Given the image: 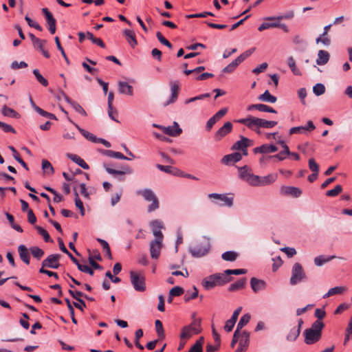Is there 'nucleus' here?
<instances>
[{
    "label": "nucleus",
    "instance_id": "30",
    "mask_svg": "<svg viewBox=\"0 0 352 352\" xmlns=\"http://www.w3.org/2000/svg\"><path fill=\"white\" fill-rule=\"evenodd\" d=\"M123 34L129 44L134 48L138 44L135 32L133 30L126 29L123 31Z\"/></svg>",
    "mask_w": 352,
    "mask_h": 352
},
{
    "label": "nucleus",
    "instance_id": "4",
    "mask_svg": "<svg viewBox=\"0 0 352 352\" xmlns=\"http://www.w3.org/2000/svg\"><path fill=\"white\" fill-rule=\"evenodd\" d=\"M210 249V239L203 236L194 247L189 248V252L193 257L199 258L207 254Z\"/></svg>",
    "mask_w": 352,
    "mask_h": 352
},
{
    "label": "nucleus",
    "instance_id": "32",
    "mask_svg": "<svg viewBox=\"0 0 352 352\" xmlns=\"http://www.w3.org/2000/svg\"><path fill=\"white\" fill-rule=\"evenodd\" d=\"M71 122H72L74 126L76 127V129L79 131V132L88 140L97 143L98 138L94 135L93 133H89V131L80 128L77 124L74 123L73 121L69 120Z\"/></svg>",
    "mask_w": 352,
    "mask_h": 352
},
{
    "label": "nucleus",
    "instance_id": "22",
    "mask_svg": "<svg viewBox=\"0 0 352 352\" xmlns=\"http://www.w3.org/2000/svg\"><path fill=\"white\" fill-rule=\"evenodd\" d=\"M162 242L152 241L150 243V253L153 258H157L160 255Z\"/></svg>",
    "mask_w": 352,
    "mask_h": 352
},
{
    "label": "nucleus",
    "instance_id": "5",
    "mask_svg": "<svg viewBox=\"0 0 352 352\" xmlns=\"http://www.w3.org/2000/svg\"><path fill=\"white\" fill-rule=\"evenodd\" d=\"M136 193L137 195L142 196L146 201H151V204L147 208L148 212H151L159 208L160 202L158 198L151 189L145 188L139 190Z\"/></svg>",
    "mask_w": 352,
    "mask_h": 352
},
{
    "label": "nucleus",
    "instance_id": "1",
    "mask_svg": "<svg viewBox=\"0 0 352 352\" xmlns=\"http://www.w3.org/2000/svg\"><path fill=\"white\" fill-rule=\"evenodd\" d=\"M234 122L244 124L249 129L256 132L257 134L261 133V128L271 129L277 124V122L276 121L267 120L252 116H248L245 118L236 120Z\"/></svg>",
    "mask_w": 352,
    "mask_h": 352
},
{
    "label": "nucleus",
    "instance_id": "56",
    "mask_svg": "<svg viewBox=\"0 0 352 352\" xmlns=\"http://www.w3.org/2000/svg\"><path fill=\"white\" fill-rule=\"evenodd\" d=\"M42 168L47 174L52 175L54 173V171L51 163L46 160H43L42 161Z\"/></svg>",
    "mask_w": 352,
    "mask_h": 352
},
{
    "label": "nucleus",
    "instance_id": "34",
    "mask_svg": "<svg viewBox=\"0 0 352 352\" xmlns=\"http://www.w3.org/2000/svg\"><path fill=\"white\" fill-rule=\"evenodd\" d=\"M347 290L345 286H338L331 288L327 293L323 296V298H329L333 295L341 294Z\"/></svg>",
    "mask_w": 352,
    "mask_h": 352
},
{
    "label": "nucleus",
    "instance_id": "61",
    "mask_svg": "<svg viewBox=\"0 0 352 352\" xmlns=\"http://www.w3.org/2000/svg\"><path fill=\"white\" fill-rule=\"evenodd\" d=\"M156 36H157L158 41L162 44L166 45L169 49H171L173 47L172 44L162 35V34L160 32H157L156 33Z\"/></svg>",
    "mask_w": 352,
    "mask_h": 352
},
{
    "label": "nucleus",
    "instance_id": "16",
    "mask_svg": "<svg viewBox=\"0 0 352 352\" xmlns=\"http://www.w3.org/2000/svg\"><path fill=\"white\" fill-rule=\"evenodd\" d=\"M316 126L314 122L311 120L307 122L305 126H299L292 127L289 129V135L295 134V133H306L307 132L312 131L315 129Z\"/></svg>",
    "mask_w": 352,
    "mask_h": 352
},
{
    "label": "nucleus",
    "instance_id": "36",
    "mask_svg": "<svg viewBox=\"0 0 352 352\" xmlns=\"http://www.w3.org/2000/svg\"><path fill=\"white\" fill-rule=\"evenodd\" d=\"M247 279L246 278H242L236 281L235 283L231 284L229 286L228 290L230 292H234L236 290L241 289L244 287L245 283H246Z\"/></svg>",
    "mask_w": 352,
    "mask_h": 352
},
{
    "label": "nucleus",
    "instance_id": "58",
    "mask_svg": "<svg viewBox=\"0 0 352 352\" xmlns=\"http://www.w3.org/2000/svg\"><path fill=\"white\" fill-rule=\"evenodd\" d=\"M342 190V188L341 185H337L335 186L333 189L327 190L326 192V195L327 197H336L339 195Z\"/></svg>",
    "mask_w": 352,
    "mask_h": 352
},
{
    "label": "nucleus",
    "instance_id": "60",
    "mask_svg": "<svg viewBox=\"0 0 352 352\" xmlns=\"http://www.w3.org/2000/svg\"><path fill=\"white\" fill-rule=\"evenodd\" d=\"M313 91L316 96H320L325 92V87L322 83H317L314 86Z\"/></svg>",
    "mask_w": 352,
    "mask_h": 352
},
{
    "label": "nucleus",
    "instance_id": "6",
    "mask_svg": "<svg viewBox=\"0 0 352 352\" xmlns=\"http://www.w3.org/2000/svg\"><path fill=\"white\" fill-rule=\"evenodd\" d=\"M130 280L135 291L143 292L146 290V278L142 272L131 271Z\"/></svg>",
    "mask_w": 352,
    "mask_h": 352
},
{
    "label": "nucleus",
    "instance_id": "27",
    "mask_svg": "<svg viewBox=\"0 0 352 352\" xmlns=\"http://www.w3.org/2000/svg\"><path fill=\"white\" fill-rule=\"evenodd\" d=\"M250 285L252 289L254 292H258L265 288V282L263 280L257 279L256 278H252L250 280Z\"/></svg>",
    "mask_w": 352,
    "mask_h": 352
},
{
    "label": "nucleus",
    "instance_id": "64",
    "mask_svg": "<svg viewBox=\"0 0 352 352\" xmlns=\"http://www.w3.org/2000/svg\"><path fill=\"white\" fill-rule=\"evenodd\" d=\"M169 292H170V296H181V295H182L184 294V290L181 287L175 286V287H173L170 290Z\"/></svg>",
    "mask_w": 352,
    "mask_h": 352
},
{
    "label": "nucleus",
    "instance_id": "35",
    "mask_svg": "<svg viewBox=\"0 0 352 352\" xmlns=\"http://www.w3.org/2000/svg\"><path fill=\"white\" fill-rule=\"evenodd\" d=\"M216 282L218 285H224L232 280V278L228 276L226 273H217L214 274Z\"/></svg>",
    "mask_w": 352,
    "mask_h": 352
},
{
    "label": "nucleus",
    "instance_id": "23",
    "mask_svg": "<svg viewBox=\"0 0 352 352\" xmlns=\"http://www.w3.org/2000/svg\"><path fill=\"white\" fill-rule=\"evenodd\" d=\"M278 148L273 144H263L253 149L254 153H271L277 151Z\"/></svg>",
    "mask_w": 352,
    "mask_h": 352
},
{
    "label": "nucleus",
    "instance_id": "44",
    "mask_svg": "<svg viewBox=\"0 0 352 352\" xmlns=\"http://www.w3.org/2000/svg\"><path fill=\"white\" fill-rule=\"evenodd\" d=\"M294 16V13L293 11H289L287 13H286L285 14H283V15H280V16H270V17H267L266 18V20L267 21H280V20H283V19H292Z\"/></svg>",
    "mask_w": 352,
    "mask_h": 352
},
{
    "label": "nucleus",
    "instance_id": "24",
    "mask_svg": "<svg viewBox=\"0 0 352 352\" xmlns=\"http://www.w3.org/2000/svg\"><path fill=\"white\" fill-rule=\"evenodd\" d=\"M277 177L276 174H270L262 177L258 176V184L255 186L270 185L277 179Z\"/></svg>",
    "mask_w": 352,
    "mask_h": 352
},
{
    "label": "nucleus",
    "instance_id": "21",
    "mask_svg": "<svg viewBox=\"0 0 352 352\" xmlns=\"http://www.w3.org/2000/svg\"><path fill=\"white\" fill-rule=\"evenodd\" d=\"M254 109L258 110L261 112H268V113H276V111L273 109L272 107L264 104H250L247 107V110L248 111H253Z\"/></svg>",
    "mask_w": 352,
    "mask_h": 352
},
{
    "label": "nucleus",
    "instance_id": "15",
    "mask_svg": "<svg viewBox=\"0 0 352 352\" xmlns=\"http://www.w3.org/2000/svg\"><path fill=\"white\" fill-rule=\"evenodd\" d=\"M170 86L171 95H170L169 100L164 103V106H167L170 104L174 103L178 98L179 91L180 89L179 81H177V80L170 81Z\"/></svg>",
    "mask_w": 352,
    "mask_h": 352
},
{
    "label": "nucleus",
    "instance_id": "42",
    "mask_svg": "<svg viewBox=\"0 0 352 352\" xmlns=\"http://www.w3.org/2000/svg\"><path fill=\"white\" fill-rule=\"evenodd\" d=\"M204 338L201 337L196 342L190 347L188 352H203Z\"/></svg>",
    "mask_w": 352,
    "mask_h": 352
},
{
    "label": "nucleus",
    "instance_id": "26",
    "mask_svg": "<svg viewBox=\"0 0 352 352\" xmlns=\"http://www.w3.org/2000/svg\"><path fill=\"white\" fill-rule=\"evenodd\" d=\"M118 91L122 94L128 96H133V87L126 82L120 81L118 82Z\"/></svg>",
    "mask_w": 352,
    "mask_h": 352
},
{
    "label": "nucleus",
    "instance_id": "20",
    "mask_svg": "<svg viewBox=\"0 0 352 352\" xmlns=\"http://www.w3.org/2000/svg\"><path fill=\"white\" fill-rule=\"evenodd\" d=\"M241 159L242 155L240 153L236 152L225 155L221 159V163L226 165H230L240 161Z\"/></svg>",
    "mask_w": 352,
    "mask_h": 352
},
{
    "label": "nucleus",
    "instance_id": "29",
    "mask_svg": "<svg viewBox=\"0 0 352 352\" xmlns=\"http://www.w3.org/2000/svg\"><path fill=\"white\" fill-rule=\"evenodd\" d=\"M18 252L21 259L27 265L30 264V256L28 248L24 245L18 247Z\"/></svg>",
    "mask_w": 352,
    "mask_h": 352
},
{
    "label": "nucleus",
    "instance_id": "33",
    "mask_svg": "<svg viewBox=\"0 0 352 352\" xmlns=\"http://www.w3.org/2000/svg\"><path fill=\"white\" fill-rule=\"evenodd\" d=\"M202 285L206 289L208 290L214 288L215 286L218 285L216 282V279L214 274L205 278L202 280Z\"/></svg>",
    "mask_w": 352,
    "mask_h": 352
},
{
    "label": "nucleus",
    "instance_id": "17",
    "mask_svg": "<svg viewBox=\"0 0 352 352\" xmlns=\"http://www.w3.org/2000/svg\"><path fill=\"white\" fill-rule=\"evenodd\" d=\"M208 197L222 201L221 204H219L221 206L231 207L233 205V197H228L226 194L210 193L208 195Z\"/></svg>",
    "mask_w": 352,
    "mask_h": 352
},
{
    "label": "nucleus",
    "instance_id": "7",
    "mask_svg": "<svg viewBox=\"0 0 352 352\" xmlns=\"http://www.w3.org/2000/svg\"><path fill=\"white\" fill-rule=\"evenodd\" d=\"M307 278V275L302 266L299 263H295L292 269V276L289 283L292 285H296Z\"/></svg>",
    "mask_w": 352,
    "mask_h": 352
},
{
    "label": "nucleus",
    "instance_id": "25",
    "mask_svg": "<svg viewBox=\"0 0 352 352\" xmlns=\"http://www.w3.org/2000/svg\"><path fill=\"white\" fill-rule=\"evenodd\" d=\"M164 132L166 134H167L168 135H170V136H177V135H179L182 133V130L179 127V126L177 124V122H174L173 126H168L167 127H165L164 129Z\"/></svg>",
    "mask_w": 352,
    "mask_h": 352
},
{
    "label": "nucleus",
    "instance_id": "38",
    "mask_svg": "<svg viewBox=\"0 0 352 352\" xmlns=\"http://www.w3.org/2000/svg\"><path fill=\"white\" fill-rule=\"evenodd\" d=\"M103 153L109 157H113L117 158L120 160H131L130 158L124 156L122 153L113 151L111 150H105L103 151Z\"/></svg>",
    "mask_w": 352,
    "mask_h": 352
},
{
    "label": "nucleus",
    "instance_id": "63",
    "mask_svg": "<svg viewBox=\"0 0 352 352\" xmlns=\"http://www.w3.org/2000/svg\"><path fill=\"white\" fill-rule=\"evenodd\" d=\"M238 66L239 65H237L236 62H235L234 60L232 63H230L229 65H228L226 67H225L223 69L222 72L223 73H228V74L232 73L236 69V67Z\"/></svg>",
    "mask_w": 352,
    "mask_h": 352
},
{
    "label": "nucleus",
    "instance_id": "50",
    "mask_svg": "<svg viewBox=\"0 0 352 352\" xmlns=\"http://www.w3.org/2000/svg\"><path fill=\"white\" fill-rule=\"evenodd\" d=\"M35 228L38 233L43 237V239L45 242H53V241L50 239V234L44 228L39 226H35Z\"/></svg>",
    "mask_w": 352,
    "mask_h": 352
},
{
    "label": "nucleus",
    "instance_id": "37",
    "mask_svg": "<svg viewBox=\"0 0 352 352\" xmlns=\"http://www.w3.org/2000/svg\"><path fill=\"white\" fill-rule=\"evenodd\" d=\"M258 99L263 102L275 103L277 100L276 96H272L268 90H266L263 94L260 95Z\"/></svg>",
    "mask_w": 352,
    "mask_h": 352
},
{
    "label": "nucleus",
    "instance_id": "55",
    "mask_svg": "<svg viewBox=\"0 0 352 352\" xmlns=\"http://www.w3.org/2000/svg\"><path fill=\"white\" fill-rule=\"evenodd\" d=\"M221 257L224 261H234L237 257V254L232 251H228L223 253Z\"/></svg>",
    "mask_w": 352,
    "mask_h": 352
},
{
    "label": "nucleus",
    "instance_id": "28",
    "mask_svg": "<svg viewBox=\"0 0 352 352\" xmlns=\"http://www.w3.org/2000/svg\"><path fill=\"white\" fill-rule=\"evenodd\" d=\"M330 55L327 51L320 50L318 53L316 63L318 65H324L329 60Z\"/></svg>",
    "mask_w": 352,
    "mask_h": 352
},
{
    "label": "nucleus",
    "instance_id": "14",
    "mask_svg": "<svg viewBox=\"0 0 352 352\" xmlns=\"http://www.w3.org/2000/svg\"><path fill=\"white\" fill-rule=\"evenodd\" d=\"M280 192L285 196H291L292 197H299L302 195V190L294 186H283L280 188Z\"/></svg>",
    "mask_w": 352,
    "mask_h": 352
},
{
    "label": "nucleus",
    "instance_id": "3",
    "mask_svg": "<svg viewBox=\"0 0 352 352\" xmlns=\"http://www.w3.org/2000/svg\"><path fill=\"white\" fill-rule=\"evenodd\" d=\"M201 319H194L188 325L182 328L179 338L182 340H188L201 333Z\"/></svg>",
    "mask_w": 352,
    "mask_h": 352
},
{
    "label": "nucleus",
    "instance_id": "40",
    "mask_svg": "<svg viewBox=\"0 0 352 352\" xmlns=\"http://www.w3.org/2000/svg\"><path fill=\"white\" fill-rule=\"evenodd\" d=\"M155 330L159 340H164L165 338V332L163 327L162 322L160 320H156L155 322Z\"/></svg>",
    "mask_w": 352,
    "mask_h": 352
},
{
    "label": "nucleus",
    "instance_id": "39",
    "mask_svg": "<svg viewBox=\"0 0 352 352\" xmlns=\"http://www.w3.org/2000/svg\"><path fill=\"white\" fill-rule=\"evenodd\" d=\"M198 289L195 286H193L191 290H188L184 294V299L185 302H188L192 299H195L198 296Z\"/></svg>",
    "mask_w": 352,
    "mask_h": 352
},
{
    "label": "nucleus",
    "instance_id": "46",
    "mask_svg": "<svg viewBox=\"0 0 352 352\" xmlns=\"http://www.w3.org/2000/svg\"><path fill=\"white\" fill-rule=\"evenodd\" d=\"M336 258V256H330L325 258L324 256H318L314 258V264L317 266H321L327 262H329Z\"/></svg>",
    "mask_w": 352,
    "mask_h": 352
},
{
    "label": "nucleus",
    "instance_id": "8",
    "mask_svg": "<svg viewBox=\"0 0 352 352\" xmlns=\"http://www.w3.org/2000/svg\"><path fill=\"white\" fill-rule=\"evenodd\" d=\"M239 177L251 186H256L258 181V176L252 173V169L248 166L239 168Z\"/></svg>",
    "mask_w": 352,
    "mask_h": 352
},
{
    "label": "nucleus",
    "instance_id": "57",
    "mask_svg": "<svg viewBox=\"0 0 352 352\" xmlns=\"http://www.w3.org/2000/svg\"><path fill=\"white\" fill-rule=\"evenodd\" d=\"M74 194H75V205H76V208H78L80 210L81 215L83 216L85 214V208L83 206V203L80 199V198L78 197V194L76 190H75Z\"/></svg>",
    "mask_w": 352,
    "mask_h": 352
},
{
    "label": "nucleus",
    "instance_id": "18",
    "mask_svg": "<svg viewBox=\"0 0 352 352\" xmlns=\"http://www.w3.org/2000/svg\"><path fill=\"white\" fill-rule=\"evenodd\" d=\"M59 254H50L47 258L43 261L42 267H50L57 269L59 267Z\"/></svg>",
    "mask_w": 352,
    "mask_h": 352
},
{
    "label": "nucleus",
    "instance_id": "51",
    "mask_svg": "<svg viewBox=\"0 0 352 352\" xmlns=\"http://www.w3.org/2000/svg\"><path fill=\"white\" fill-rule=\"evenodd\" d=\"M278 25V21H273V22H264L258 28V30L262 32L267 29L276 28Z\"/></svg>",
    "mask_w": 352,
    "mask_h": 352
},
{
    "label": "nucleus",
    "instance_id": "2",
    "mask_svg": "<svg viewBox=\"0 0 352 352\" xmlns=\"http://www.w3.org/2000/svg\"><path fill=\"white\" fill-rule=\"evenodd\" d=\"M324 324L322 321L316 320L311 328L305 331V342L307 344H313L318 342L322 335V330Z\"/></svg>",
    "mask_w": 352,
    "mask_h": 352
},
{
    "label": "nucleus",
    "instance_id": "45",
    "mask_svg": "<svg viewBox=\"0 0 352 352\" xmlns=\"http://www.w3.org/2000/svg\"><path fill=\"white\" fill-rule=\"evenodd\" d=\"M1 113L5 116H8L14 118H19V113L16 111H14L13 109L8 107L6 105L3 107Z\"/></svg>",
    "mask_w": 352,
    "mask_h": 352
},
{
    "label": "nucleus",
    "instance_id": "10",
    "mask_svg": "<svg viewBox=\"0 0 352 352\" xmlns=\"http://www.w3.org/2000/svg\"><path fill=\"white\" fill-rule=\"evenodd\" d=\"M252 142V140L248 139L246 137L241 136V140L236 142L232 148L233 150L241 151L243 154L245 155H248V147L250 146V144Z\"/></svg>",
    "mask_w": 352,
    "mask_h": 352
},
{
    "label": "nucleus",
    "instance_id": "19",
    "mask_svg": "<svg viewBox=\"0 0 352 352\" xmlns=\"http://www.w3.org/2000/svg\"><path fill=\"white\" fill-rule=\"evenodd\" d=\"M250 343V333L243 331L241 332V339H239V346L234 352H244L247 350Z\"/></svg>",
    "mask_w": 352,
    "mask_h": 352
},
{
    "label": "nucleus",
    "instance_id": "12",
    "mask_svg": "<svg viewBox=\"0 0 352 352\" xmlns=\"http://www.w3.org/2000/svg\"><path fill=\"white\" fill-rule=\"evenodd\" d=\"M151 226L153 235L155 236L154 241L162 242L163 234L161 232V229L164 228L163 223L160 220H154L151 222Z\"/></svg>",
    "mask_w": 352,
    "mask_h": 352
},
{
    "label": "nucleus",
    "instance_id": "48",
    "mask_svg": "<svg viewBox=\"0 0 352 352\" xmlns=\"http://www.w3.org/2000/svg\"><path fill=\"white\" fill-rule=\"evenodd\" d=\"M34 109L38 113H39L41 116H42L43 117L48 118H50V119H52V120H57L56 116L54 114L49 113L47 111H44L43 109H42L41 108H40L39 107H38L36 105H34Z\"/></svg>",
    "mask_w": 352,
    "mask_h": 352
},
{
    "label": "nucleus",
    "instance_id": "13",
    "mask_svg": "<svg viewBox=\"0 0 352 352\" xmlns=\"http://www.w3.org/2000/svg\"><path fill=\"white\" fill-rule=\"evenodd\" d=\"M232 127L233 125L231 122H225L224 124L214 133V139L217 141L221 140L232 131Z\"/></svg>",
    "mask_w": 352,
    "mask_h": 352
},
{
    "label": "nucleus",
    "instance_id": "31",
    "mask_svg": "<svg viewBox=\"0 0 352 352\" xmlns=\"http://www.w3.org/2000/svg\"><path fill=\"white\" fill-rule=\"evenodd\" d=\"M67 157L69 159H70L71 160H72L74 162L77 164L78 166H80L83 169H85V170L89 169V165L84 161V160L80 158L77 155L72 154V153H67Z\"/></svg>",
    "mask_w": 352,
    "mask_h": 352
},
{
    "label": "nucleus",
    "instance_id": "41",
    "mask_svg": "<svg viewBox=\"0 0 352 352\" xmlns=\"http://www.w3.org/2000/svg\"><path fill=\"white\" fill-rule=\"evenodd\" d=\"M287 65H288L289 67L291 69L292 72H293V74L294 75H296V76H300L301 75V72L297 68V67L296 65V61H295V60H294L293 56H289L287 58Z\"/></svg>",
    "mask_w": 352,
    "mask_h": 352
},
{
    "label": "nucleus",
    "instance_id": "11",
    "mask_svg": "<svg viewBox=\"0 0 352 352\" xmlns=\"http://www.w3.org/2000/svg\"><path fill=\"white\" fill-rule=\"evenodd\" d=\"M42 12L44 14L47 24L49 28V31L52 34H54L56 32V21L54 19L53 14L47 8H44L42 9Z\"/></svg>",
    "mask_w": 352,
    "mask_h": 352
},
{
    "label": "nucleus",
    "instance_id": "59",
    "mask_svg": "<svg viewBox=\"0 0 352 352\" xmlns=\"http://www.w3.org/2000/svg\"><path fill=\"white\" fill-rule=\"evenodd\" d=\"M135 346L138 349H140V350H143L144 349V346L139 342L140 339L143 336V331H142V329H138L135 331Z\"/></svg>",
    "mask_w": 352,
    "mask_h": 352
},
{
    "label": "nucleus",
    "instance_id": "47",
    "mask_svg": "<svg viewBox=\"0 0 352 352\" xmlns=\"http://www.w3.org/2000/svg\"><path fill=\"white\" fill-rule=\"evenodd\" d=\"M300 333V328L293 327L291 329L289 333L287 336V340L288 341H295L299 336Z\"/></svg>",
    "mask_w": 352,
    "mask_h": 352
},
{
    "label": "nucleus",
    "instance_id": "62",
    "mask_svg": "<svg viewBox=\"0 0 352 352\" xmlns=\"http://www.w3.org/2000/svg\"><path fill=\"white\" fill-rule=\"evenodd\" d=\"M25 20L27 21L28 25L31 28H34L38 31H42V27L36 21L32 20L28 15L25 16Z\"/></svg>",
    "mask_w": 352,
    "mask_h": 352
},
{
    "label": "nucleus",
    "instance_id": "43",
    "mask_svg": "<svg viewBox=\"0 0 352 352\" xmlns=\"http://www.w3.org/2000/svg\"><path fill=\"white\" fill-rule=\"evenodd\" d=\"M250 318L251 316L250 314H244L238 322L236 330H238V331L240 332V330L250 322Z\"/></svg>",
    "mask_w": 352,
    "mask_h": 352
},
{
    "label": "nucleus",
    "instance_id": "54",
    "mask_svg": "<svg viewBox=\"0 0 352 352\" xmlns=\"http://www.w3.org/2000/svg\"><path fill=\"white\" fill-rule=\"evenodd\" d=\"M69 104L73 107L76 112L78 113L79 114L85 117L87 116V114L85 110L82 107V106L80 104L74 100H72Z\"/></svg>",
    "mask_w": 352,
    "mask_h": 352
},
{
    "label": "nucleus",
    "instance_id": "9",
    "mask_svg": "<svg viewBox=\"0 0 352 352\" xmlns=\"http://www.w3.org/2000/svg\"><path fill=\"white\" fill-rule=\"evenodd\" d=\"M106 171L111 175L113 177L119 181H124L125 179V175H130L133 173L132 168L129 166H123L121 170H116L109 167L106 164H104Z\"/></svg>",
    "mask_w": 352,
    "mask_h": 352
},
{
    "label": "nucleus",
    "instance_id": "53",
    "mask_svg": "<svg viewBox=\"0 0 352 352\" xmlns=\"http://www.w3.org/2000/svg\"><path fill=\"white\" fill-rule=\"evenodd\" d=\"M33 74L35 76L37 81L41 83L43 86L47 87L48 85V81L45 79L39 72V70L35 69L33 70Z\"/></svg>",
    "mask_w": 352,
    "mask_h": 352
},
{
    "label": "nucleus",
    "instance_id": "52",
    "mask_svg": "<svg viewBox=\"0 0 352 352\" xmlns=\"http://www.w3.org/2000/svg\"><path fill=\"white\" fill-rule=\"evenodd\" d=\"M97 241L100 243L102 245L104 251L106 253V255L108 256L109 259H112V255L110 250V247L109 245V243L103 239H98Z\"/></svg>",
    "mask_w": 352,
    "mask_h": 352
},
{
    "label": "nucleus",
    "instance_id": "49",
    "mask_svg": "<svg viewBox=\"0 0 352 352\" xmlns=\"http://www.w3.org/2000/svg\"><path fill=\"white\" fill-rule=\"evenodd\" d=\"M30 252L32 255L38 260L41 259L44 255V251L37 246L31 247L30 248Z\"/></svg>",
    "mask_w": 352,
    "mask_h": 352
}]
</instances>
